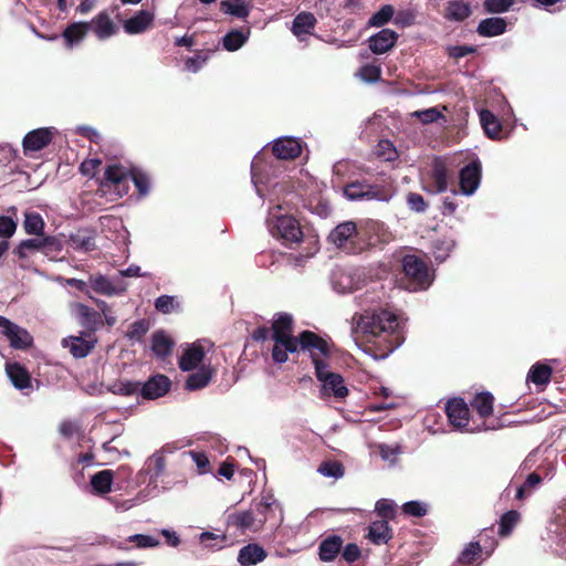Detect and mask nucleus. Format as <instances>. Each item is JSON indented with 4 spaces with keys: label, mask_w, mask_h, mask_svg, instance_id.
Returning <instances> with one entry per match:
<instances>
[{
    "label": "nucleus",
    "mask_w": 566,
    "mask_h": 566,
    "mask_svg": "<svg viewBox=\"0 0 566 566\" xmlns=\"http://www.w3.org/2000/svg\"><path fill=\"white\" fill-rule=\"evenodd\" d=\"M356 328L375 347V358H386L405 340L399 317L388 310L365 311L358 315Z\"/></svg>",
    "instance_id": "f257e3e1"
},
{
    "label": "nucleus",
    "mask_w": 566,
    "mask_h": 566,
    "mask_svg": "<svg viewBox=\"0 0 566 566\" xmlns=\"http://www.w3.org/2000/svg\"><path fill=\"white\" fill-rule=\"evenodd\" d=\"M381 228L382 224L377 221H370L363 228H358L354 221H344L331 231L328 241L347 254H357L380 242L370 233Z\"/></svg>",
    "instance_id": "f03ea898"
},
{
    "label": "nucleus",
    "mask_w": 566,
    "mask_h": 566,
    "mask_svg": "<svg viewBox=\"0 0 566 566\" xmlns=\"http://www.w3.org/2000/svg\"><path fill=\"white\" fill-rule=\"evenodd\" d=\"M298 349L310 352L311 359L323 357L329 358L332 356L331 346L328 343L312 331H303L297 336L286 337L281 342H275L272 348V359L276 364L286 363L289 353L294 354Z\"/></svg>",
    "instance_id": "7ed1b4c3"
},
{
    "label": "nucleus",
    "mask_w": 566,
    "mask_h": 566,
    "mask_svg": "<svg viewBox=\"0 0 566 566\" xmlns=\"http://www.w3.org/2000/svg\"><path fill=\"white\" fill-rule=\"evenodd\" d=\"M396 190L390 181L369 182L366 179L354 180L343 188L344 196L350 201H381L388 202Z\"/></svg>",
    "instance_id": "20e7f679"
},
{
    "label": "nucleus",
    "mask_w": 566,
    "mask_h": 566,
    "mask_svg": "<svg viewBox=\"0 0 566 566\" xmlns=\"http://www.w3.org/2000/svg\"><path fill=\"white\" fill-rule=\"evenodd\" d=\"M313 365L316 378L323 384V394L333 395L336 399H344L348 396V389L340 374L328 371V364L322 358L313 356Z\"/></svg>",
    "instance_id": "39448f33"
},
{
    "label": "nucleus",
    "mask_w": 566,
    "mask_h": 566,
    "mask_svg": "<svg viewBox=\"0 0 566 566\" xmlns=\"http://www.w3.org/2000/svg\"><path fill=\"white\" fill-rule=\"evenodd\" d=\"M402 272L408 280L409 289L413 291L426 290L431 284L429 268L421 258L407 254L401 260Z\"/></svg>",
    "instance_id": "423d86ee"
},
{
    "label": "nucleus",
    "mask_w": 566,
    "mask_h": 566,
    "mask_svg": "<svg viewBox=\"0 0 566 566\" xmlns=\"http://www.w3.org/2000/svg\"><path fill=\"white\" fill-rule=\"evenodd\" d=\"M446 413L453 428L473 432L474 430H486L489 427L483 422L482 426L470 428V408L461 397H454L446 403Z\"/></svg>",
    "instance_id": "0eeeda50"
},
{
    "label": "nucleus",
    "mask_w": 566,
    "mask_h": 566,
    "mask_svg": "<svg viewBox=\"0 0 566 566\" xmlns=\"http://www.w3.org/2000/svg\"><path fill=\"white\" fill-rule=\"evenodd\" d=\"M271 233L282 240L286 247L301 243L303 240V231L300 222L292 216L277 217L275 223L271 228Z\"/></svg>",
    "instance_id": "6e6552de"
},
{
    "label": "nucleus",
    "mask_w": 566,
    "mask_h": 566,
    "mask_svg": "<svg viewBox=\"0 0 566 566\" xmlns=\"http://www.w3.org/2000/svg\"><path fill=\"white\" fill-rule=\"evenodd\" d=\"M129 169L119 164L108 165L104 172L102 181L103 187H114L117 193L122 197L128 192V178Z\"/></svg>",
    "instance_id": "1a4fd4ad"
},
{
    "label": "nucleus",
    "mask_w": 566,
    "mask_h": 566,
    "mask_svg": "<svg viewBox=\"0 0 566 566\" xmlns=\"http://www.w3.org/2000/svg\"><path fill=\"white\" fill-rule=\"evenodd\" d=\"M0 334L8 339L13 349L27 350L33 346V336L29 331L11 321L0 331Z\"/></svg>",
    "instance_id": "9d476101"
},
{
    "label": "nucleus",
    "mask_w": 566,
    "mask_h": 566,
    "mask_svg": "<svg viewBox=\"0 0 566 566\" xmlns=\"http://www.w3.org/2000/svg\"><path fill=\"white\" fill-rule=\"evenodd\" d=\"M481 175L482 166L478 159L472 160L460 170V188L464 195L474 193L481 182Z\"/></svg>",
    "instance_id": "9b49d317"
},
{
    "label": "nucleus",
    "mask_w": 566,
    "mask_h": 566,
    "mask_svg": "<svg viewBox=\"0 0 566 566\" xmlns=\"http://www.w3.org/2000/svg\"><path fill=\"white\" fill-rule=\"evenodd\" d=\"M171 387L170 379L161 374L151 376L146 382L140 384V396L144 399L153 400L165 396Z\"/></svg>",
    "instance_id": "f8f14e48"
},
{
    "label": "nucleus",
    "mask_w": 566,
    "mask_h": 566,
    "mask_svg": "<svg viewBox=\"0 0 566 566\" xmlns=\"http://www.w3.org/2000/svg\"><path fill=\"white\" fill-rule=\"evenodd\" d=\"M98 40H106L118 32V28L106 10L96 14L91 22H86Z\"/></svg>",
    "instance_id": "ddd939ff"
},
{
    "label": "nucleus",
    "mask_w": 566,
    "mask_h": 566,
    "mask_svg": "<svg viewBox=\"0 0 566 566\" xmlns=\"http://www.w3.org/2000/svg\"><path fill=\"white\" fill-rule=\"evenodd\" d=\"M272 153L276 159L293 160L302 154V143L293 137H282L274 140Z\"/></svg>",
    "instance_id": "4468645a"
},
{
    "label": "nucleus",
    "mask_w": 566,
    "mask_h": 566,
    "mask_svg": "<svg viewBox=\"0 0 566 566\" xmlns=\"http://www.w3.org/2000/svg\"><path fill=\"white\" fill-rule=\"evenodd\" d=\"M53 138V130L49 127L38 128L29 132L23 138L24 154L39 151L45 148Z\"/></svg>",
    "instance_id": "2eb2a0df"
},
{
    "label": "nucleus",
    "mask_w": 566,
    "mask_h": 566,
    "mask_svg": "<svg viewBox=\"0 0 566 566\" xmlns=\"http://www.w3.org/2000/svg\"><path fill=\"white\" fill-rule=\"evenodd\" d=\"M73 313L80 325L90 332H95L104 324L102 314L83 303H75L73 305Z\"/></svg>",
    "instance_id": "dca6fc26"
},
{
    "label": "nucleus",
    "mask_w": 566,
    "mask_h": 566,
    "mask_svg": "<svg viewBox=\"0 0 566 566\" xmlns=\"http://www.w3.org/2000/svg\"><path fill=\"white\" fill-rule=\"evenodd\" d=\"M155 14L148 10H139L132 18L124 21L123 28L127 34H140L154 24Z\"/></svg>",
    "instance_id": "f3484780"
},
{
    "label": "nucleus",
    "mask_w": 566,
    "mask_h": 566,
    "mask_svg": "<svg viewBox=\"0 0 566 566\" xmlns=\"http://www.w3.org/2000/svg\"><path fill=\"white\" fill-rule=\"evenodd\" d=\"M398 40V33L391 29H382L368 40L369 49L375 54H384L392 49Z\"/></svg>",
    "instance_id": "a211bd4d"
},
{
    "label": "nucleus",
    "mask_w": 566,
    "mask_h": 566,
    "mask_svg": "<svg viewBox=\"0 0 566 566\" xmlns=\"http://www.w3.org/2000/svg\"><path fill=\"white\" fill-rule=\"evenodd\" d=\"M95 239V230L82 228L70 234L67 243L76 251L91 252L96 249Z\"/></svg>",
    "instance_id": "6ab92c4d"
},
{
    "label": "nucleus",
    "mask_w": 566,
    "mask_h": 566,
    "mask_svg": "<svg viewBox=\"0 0 566 566\" xmlns=\"http://www.w3.org/2000/svg\"><path fill=\"white\" fill-rule=\"evenodd\" d=\"M272 339L275 342H281L286 337H292L294 331V318L289 313H277L272 323Z\"/></svg>",
    "instance_id": "aec40b11"
},
{
    "label": "nucleus",
    "mask_w": 566,
    "mask_h": 566,
    "mask_svg": "<svg viewBox=\"0 0 566 566\" xmlns=\"http://www.w3.org/2000/svg\"><path fill=\"white\" fill-rule=\"evenodd\" d=\"M6 371L12 385L19 389L24 390L32 387L31 375L29 370L19 363L7 364Z\"/></svg>",
    "instance_id": "412c9836"
},
{
    "label": "nucleus",
    "mask_w": 566,
    "mask_h": 566,
    "mask_svg": "<svg viewBox=\"0 0 566 566\" xmlns=\"http://www.w3.org/2000/svg\"><path fill=\"white\" fill-rule=\"evenodd\" d=\"M344 541L339 535H328L318 546V556L323 562H333L342 552Z\"/></svg>",
    "instance_id": "4be33fe9"
},
{
    "label": "nucleus",
    "mask_w": 566,
    "mask_h": 566,
    "mask_svg": "<svg viewBox=\"0 0 566 566\" xmlns=\"http://www.w3.org/2000/svg\"><path fill=\"white\" fill-rule=\"evenodd\" d=\"M88 32L90 29L86 22L70 23L62 33L65 46L73 49L85 39Z\"/></svg>",
    "instance_id": "5701e85b"
},
{
    "label": "nucleus",
    "mask_w": 566,
    "mask_h": 566,
    "mask_svg": "<svg viewBox=\"0 0 566 566\" xmlns=\"http://www.w3.org/2000/svg\"><path fill=\"white\" fill-rule=\"evenodd\" d=\"M367 538L375 545L387 544L392 538V528L389 526L388 521H374L368 526Z\"/></svg>",
    "instance_id": "b1692460"
},
{
    "label": "nucleus",
    "mask_w": 566,
    "mask_h": 566,
    "mask_svg": "<svg viewBox=\"0 0 566 566\" xmlns=\"http://www.w3.org/2000/svg\"><path fill=\"white\" fill-rule=\"evenodd\" d=\"M494 396L489 391L478 392L470 401V406L478 416L485 420L492 416L494 410Z\"/></svg>",
    "instance_id": "393cba45"
},
{
    "label": "nucleus",
    "mask_w": 566,
    "mask_h": 566,
    "mask_svg": "<svg viewBox=\"0 0 566 566\" xmlns=\"http://www.w3.org/2000/svg\"><path fill=\"white\" fill-rule=\"evenodd\" d=\"M480 122L484 129L485 135L491 139H502L505 136L503 133V126L500 119L489 109H482L480 112Z\"/></svg>",
    "instance_id": "a878e982"
},
{
    "label": "nucleus",
    "mask_w": 566,
    "mask_h": 566,
    "mask_svg": "<svg viewBox=\"0 0 566 566\" xmlns=\"http://www.w3.org/2000/svg\"><path fill=\"white\" fill-rule=\"evenodd\" d=\"M232 524L241 530L258 532L262 530V520L258 517L254 510L238 512L230 516Z\"/></svg>",
    "instance_id": "bb28decb"
},
{
    "label": "nucleus",
    "mask_w": 566,
    "mask_h": 566,
    "mask_svg": "<svg viewBox=\"0 0 566 566\" xmlns=\"http://www.w3.org/2000/svg\"><path fill=\"white\" fill-rule=\"evenodd\" d=\"M216 370L210 365H202L196 373L188 376L186 381V389L193 391L208 386Z\"/></svg>",
    "instance_id": "cd10ccee"
},
{
    "label": "nucleus",
    "mask_w": 566,
    "mask_h": 566,
    "mask_svg": "<svg viewBox=\"0 0 566 566\" xmlns=\"http://www.w3.org/2000/svg\"><path fill=\"white\" fill-rule=\"evenodd\" d=\"M205 358V349L199 344H192L179 359V368L184 371L193 370Z\"/></svg>",
    "instance_id": "c85d7f7f"
},
{
    "label": "nucleus",
    "mask_w": 566,
    "mask_h": 566,
    "mask_svg": "<svg viewBox=\"0 0 566 566\" xmlns=\"http://www.w3.org/2000/svg\"><path fill=\"white\" fill-rule=\"evenodd\" d=\"M506 21L503 18H486L480 21L476 32L485 38L497 36L506 31Z\"/></svg>",
    "instance_id": "c756f323"
},
{
    "label": "nucleus",
    "mask_w": 566,
    "mask_h": 566,
    "mask_svg": "<svg viewBox=\"0 0 566 566\" xmlns=\"http://www.w3.org/2000/svg\"><path fill=\"white\" fill-rule=\"evenodd\" d=\"M254 512L258 517L262 520V527L271 518L275 517V511L281 512L280 503L274 499L273 495H264L261 501L254 505Z\"/></svg>",
    "instance_id": "7c9ffc66"
},
{
    "label": "nucleus",
    "mask_w": 566,
    "mask_h": 566,
    "mask_svg": "<svg viewBox=\"0 0 566 566\" xmlns=\"http://www.w3.org/2000/svg\"><path fill=\"white\" fill-rule=\"evenodd\" d=\"M472 13L469 2L463 0H453L447 3L443 17L449 21L462 22Z\"/></svg>",
    "instance_id": "2f4dec72"
},
{
    "label": "nucleus",
    "mask_w": 566,
    "mask_h": 566,
    "mask_svg": "<svg viewBox=\"0 0 566 566\" xmlns=\"http://www.w3.org/2000/svg\"><path fill=\"white\" fill-rule=\"evenodd\" d=\"M266 557V552L258 544H248L239 551L238 562L242 566L255 565Z\"/></svg>",
    "instance_id": "473e14b6"
},
{
    "label": "nucleus",
    "mask_w": 566,
    "mask_h": 566,
    "mask_svg": "<svg viewBox=\"0 0 566 566\" xmlns=\"http://www.w3.org/2000/svg\"><path fill=\"white\" fill-rule=\"evenodd\" d=\"M316 18L311 12H300L295 15L293 20L292 25V32L297 38H301L302 35L312 34V31L314 30L316 25Z\"/></svg>",
    "instance_id": "72a5a7b5"
},
{
    "label": "nucleus",
    "mask_w": 566,
    "mask_h": 566,
    "mask_svg": "<svg viewBox=\"0 0 566 566\" xmlns=\"http://www.w3.org/2000/svg\"><path fill=\"white\" fill-rule=\"evenodd\" d=\"M430 178L434 186V192H444L448 189V169L443 160L436 158L432 164Z\"/></svg>",
    "instance_id": "f704fd0d"
},
{
    "label": "nucleus",
    "mask_w": 566,
    "mask_h": 566,
    "mask_svg": "<svg viewBox=\"0 0 566 566\" xmlns=\"http://www.w3.org/2000/svg\"><path fill=\"white\" fill-rule=\"evenodd\" d=\"M552 375L553 368L549 365L536 363L531 367L527 374V381L544 387L549 384Z\"/></svg>",
    "instance_id": "c9c22d12"
},
{
    "label": "nucleus",
    "mask_w": 566,
    "mask_h": 566,
    "mask_svg": "<svg viewBox=\"0 0 566 566\" xmlns=\"http://www.w3.org/2000/svg\"><path fill=\"white\" fill-rule=\"evenodd\" d=\"M174 342L164 332H156L151 337V350L157 357L166 358L172 352Z\"/></svg>",
    "instance_id": "e433bc0d"
},
{
    "label": "nucleus",
    "mask_w": 566,
    "mask_h": 566,
    "mask_svg": "<svg viewBox=\"0 0 566 566\" xmlns=\"http://www.w3.org/2000/svg\"><path fill=\"white\" fill-rule=\"evenodd\" d=\"M113 480L114 472L112 470H102L92 475L91 485L95 493L107 494L112 491Z\"/></svg>",
    "instance_id": "4c0bfd02"
},
{
    "label": "nucleus",
    "mask_w": 566,
    "mask_h": 566,
    "mask_svg": "<svg viewBox=\"0 0 566 566\" xmlns=\"http://www.w3.org/2000/svg\"><path fill=\"white\" fill-rule=\"evenodd\" d=\"M220 11L240 19H247L250 14V6L245 1L232 2L222 0L220 2Z\"/></svg>",
    "instance_id": "58836bf2"
},
{
    "label": "nucleus",
    "mask_w": 566,
    "mask_h": 566,
    "mask_svg": "<svg viewBox=\"0 0 566 566\" xmlns=\"http://www.w3.org/2000/svg\"><path fill=\"white\" fill-rule=\"evenodd\" d=\"M521 518V514L515 510L505 512L499 522V535L507 537L511 535Z\"/></svg>",
    "instance_id": "ea45409f"
},
{
    "label": "nucleus",
    "mask_w": 566,
    "mask_h": 566,
    "mask_svg": "<svg viewBox=\"0 0 566 566\" xmlns=\"http://www.w3.org/2000/svg\"><path fill=\"white\" fill-rule=\"evenodd\" d=\"M482 554H484V551L482 549V543L470 542L459 555L458 563L461 565H471L478 560Z\"/></svg>",
    "instance_id": "a19ab883"
},
{
    "label": "nucleus",
    "mask_w": 566,
    "mask_h": 566,
    "mask_svg": "<svg viewBox=\"0 0 566 566\" xmlns=\"http://www.w3.org/2000/svg\"><path fill=\"white\" fill-rule=\"evenodd\" d=\"M45 223L38 212H27L24 214L23 228L28 234L42 235Z\"/></svg>",
    "instance_id": "79ce46f5"
},
{
    "label": "nucleus",
    "mask_w": 566,
    "mask_h": 566,
    "mask_svg": "<svg viewBox=\"0 0 566 566\" xmlns=\"http://www.w3.org/2000/svg\"><path fill=\"white\" fill-rule=\"evenodd\" d=\"M129 177L132 178L135 187L138 190V195L140 197H145L146 195H148L150 187L148 175L136 167L129 168Z\"/></svg>",
    "instance_id": "37998d69"
},
{
    "label": "nucleus",
    "mask_w": 566,
    "mask_h": 566,
    "mask_svg": "<svg viewBox=\"0 0 566 566\" xmlns=\"http://www.w3.org/2000/svg\"><path fill=\"white\" fill-rule=\"evenodd\" d=\"M42 235H36V238L33 239H27L19 243L17 247L15 253L20 259H25L29 256L30 253L34 251H41L43 248L42 243Z\"/></svg>",
    "instance_id": "c03bdc74"
},
{
    "label": "nucleus",
    "mask_w": 566,
    "mask_h": 566,
    "mask_svg": "<svg viewBox=\"0 0 566 566\" xmlns=\"http://www.w3.org/2000/svg\"><path fill=\"white\" fill-rule=\"evenodd\" d=\"M247 40L248 38L240 30H231L223 36L222 44L227 51L233 52L239 50Z\"/></svg>",
    "instance_id": "a18cd8bd"
},
{
    "label": "nucleus",
    "mask_w": 566,
    "mask_h": 566,
    "mask_svg": "<svg viewBox=\"0 0 566 566\" xmlns=\"http://www.w3.org/2000/svg\"><path fill=\"white\" fill-rule=\"evenodd\" d=\"M91 287L98 294L113 295L117 293L113 283L104 275L91 276Z\"/></svg>",
    "instance_id": "49530a36"
},
{
    "label": "nucleus",
    "mask_w": 566,
    "mask_h": 566,
    "mask_svg": "<svg viewBox=\"0 0 566 566\" xmlns=\"http://www.w3.org/2000/svg\"><path fill=\"white\" fill-rule=\"evenodd\" d=\"M494 526L485 527L479 534V541L482 543V549L485 556H490L494 548L497 546V539L495 537Z\"/></svg>",
    "instance_id": "de8ad7c7"
},
{
    "label": "nucleus",
    "mask_w": 566,
    "mask_h": 566,
    "mask_svg": "<svg viewBox=\"0 0 566 566\" xmlns=\"http://www.w3.org/2000/svg\"><path fill=\"white\" fill-rule=\"evenodd\" d=\"M541 482L542 476L537 472L530 473L525 482L517 488L515 497L517 500H524Z\"/></svg>",
    "instance_id": "09e8293b"
},
{
    "label": "nucleus",
    "mask_w": 566,
    "mask_h": 566,
    "mask_svg": "<svg viewBox=\"0 0 566 566\" xmlns=\"http://www.w3.org/2000/svg\"><path fill=\"white\" fill-rule=\"evenodd\" d=\"M376 513L381 520L389 521L395 520L397 515V506L394 501L388 499H381L376 502Z\"/></svg>",
    "instance_id": "8fccbe9b"
},
{
    "label": "nucleus",
    "mask_w": 566,
    "mask_h": 566,
    "mask_svg": "<svg viewBox=\"0 0 566 566\" xmlns=\"http://www.w3.org/2000/svg\"><path fill=\"white\" fill-rule=\"evenodd\" d=\"M394 13V7L390 4H385L375 14H373V17L369 19V24L380 28L391 20Z\"/></svg>",
    "instance_id": "3c124183"
},
{
    "label": "nucleus",
    "mask_w": 566,
    "mask_h": 566,
    "mask_svg": "<svg viewBox=\"0 0 566 566\" xmlns=\"http://www.w3.org/2000/svg\"><path fill=\"white\" fill-rule=\"evenodd\" d=\"M149 329V322L138 319L130 324L126 336L132 340L140 342Z\"/></svg>",
    "instance_id": "603ef678"
},
{
    "label": "nucleus",
    "mask_w": 566,
    "mask_h": 566,
    "mask_svg": "<svg viewBox=\"0 0 566 566\" xmlns=\"http://www.w3.org/2000/svg\"><path fill=\"white\" fill-rule=\"evenodd\" d=\"M317 471L324 476L337 479L344 475V465L338 461H324Z\"/></svg>",
    "instance_id": "864d4df0"
},
{
    "label": "nucleus",
    "mask_w": 566,
    "mask_h": 566,
    "mask_svg": "<svg viewBox=\"0 0 566 566\" xmlns=\"http://www.w3.org/2000/svg\"><path fill=\"white\" fill-rule=\"evenodd\" d=\"M92 348L93 346L81 337H73L71 339L70 352L75 358L86 357Z\"/></svg>",
    "instance_id": "5fc2aeb1"
},
{
    "label": "nucleus",
    "mask_w": 566,
    "mask_h": 566,
    "mask_svg": "<svg viewBox=\"0 0 566 566\" xmlns=\"http://www.w3.org/2000/svg\"><path fill=\"white\" fill-rule=\"evenodd\" d=\"M515 3V0H484V10L489 13H504L507 12Z\"/></svg>",
    "instance_id": "6e6d98bb"
},
{
    "label": "nucleus",
    "mask_w": 566,
    "mask_h": 566,
    "mask_svg": "<svg viewBox=\"0 0 566 566\" xmlns=\"http://www.w3.org/2000/svg\"><path fill=\"white\" fill-rule=\"evenodd\" d=\"M113 392L120 396L140 394V382L130 380L119 381L113 386Z\"/></svg>",
    "instance_id": "4d7b16f0"
},
{
    "label": "nucleus",
    "mask_w": 566,
    "mask_h": 566,
    "mask_svg": "<svg viewBox=\"0 0 566 566\" xmlns=\"http://www.w3.org/2000/svg\"><path fill=\"white\" fill-rule=\"evenodd\" d=\"M377 156L384 161H394L398 153L389 140H380L377 145Z\"/></svg>",
    "instance_id": "13d9d810"
},
{
    "label": "nucleus",
    "mask_w": 566,
    "mask_h": 566,
    "mask_svg": "<svg viewBox=\"0 0 566 566\" xmlns=\"http://www.w3.org/2000/svg\"><path fill=\"white\" fill-rule=\"evenodd\" d=\"M127 542L134 543L138 548L157 547L160 544L157 538L145 534L132 535L127 538Z\"/></svg>",
    "instance_id": "bf43d9fd"
},
{
    "label": "nucleus",
    "mask_w": 566,
    "mask_h": 566,
    "mask_svg": "<svg viewBox=\"0 0 566 566\" xmlns=\"http://www.w3.org/2000/svg\"><path fill=\"white\" fill-rule=\"evenodd\" d=\"M402 512L406 515L422 517L427 514V505L419 501H409L402 505Z\"/></svg>",
    "instance_id": "052dcab7"
},
{
    "label": "nucleus",
    "mask_w": 566,
    "mask_h": 566,
    "mask_svg": "<svg viewBox=\"0 0 566 566\" xmlns=\"http://www.w3.org/2000/svg\"><path fill=\"white\" fill-rule=\"evenodd\" d=\"M406 200L409 209L418 213L424 212L428 208V202L420 193L409 192Z\"/></svg>",
    "instance_id": "680f3d73"
},
{
    "label": "nucleus",
    "mask_w": 566,
    "mask_h": 566,
    "mask_svg": "<svg viewBox=\"0 0 566 566\" xmlns=\"http://www.w3.org/2000/svg\"><path fill=\"white\" fill-rule=\"evenodd\" d=\"M454 242L452 240H436L433 242V252L436 254V259L443 261L449 252L453 249Z\"/></svg>",
    "instance_id": "e2e57ef3"
},
{
    "label": "nucleus",
    "mask_w": 566,
    "mask_h": 566,
    "mask_svg": "<svg viewBox=\"0 0 566 566\" xmlns=\"http://www.w3.org/2000/svg\"><path fill=\"white\" fill-rule=\"evenodd\" d=\"M413 115L423 124H431L443 117L442 113L439 112L436 107L417 111L413 113Z\"/></svg>",
    "instance_id": "0e129e2a"
},
{
    "label": "nucleus",
    "mask_w": 566,
    "mask_h": 566,
    "mask_svg": "<svg viewBox=\"0 0 566 566\" xmlns=\"http://www.w3.org/2000/svg\"><path fill=\"white\" fill-rule=\"evenodd\" d=\"M42 252L44 254H51V253H60L63 249L62 242L56 237L46 235L42 237Z\"/></svg>",
    "instance_id": "69168bd1"
},
{
    "label": "nucleus",
    "mask_w": 566,
    "mask_h": 566,
    "mask_svg": "<svg viewBox=\"0 0 566 566\" xmlns=\"http://www.w3.org/2000/svg\"><path fill=\"white\" fill-rule=\"evenodd\" d=\"M17 230V222L7 216H0V238L9 239Z\"/></svg>",
    "instance_id": "338daca9"
},
{
    "label": "nucleus",
    "mask_w": 566,
    "mask_h": 566,
    "mask_svg": "<svg viewBox=\"0 0 566 566\" xmlns=\"http://www.w3.org/2000/svg\"><path fill=\"white\" fill-rule=\"evenodd\" d=\"M166 467V460L163 454H154L149 460V471L153 478H159Z\"/></svg>",
    "instance_id": "774afa93"
}]
</instances>
